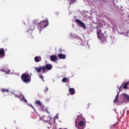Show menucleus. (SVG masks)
I'll return each mask as SVG.
<instances>
[{"instance_id": "5701e85b", "label": "nucleus", "mask_w": 129, "mask_h": 129, "mask_svg": "<svg viewBox=\"0 0 129 129\" xmlns=\"http://www.w3.org/2000/svg\"><path fill=\"white\" fill-rule=\"evenodd\" d=\"M49 90V89H48V87H46L45 89H44V92H47Z\"/></svg>"}, {"instance_id": "9d476101", "label": "nucleus", "mask_w": 129, "mask_h": 129, "mask_svg": "<svg viewBox=\"0 0 129 129\" xmlns=\"http://www.w3.org/2000/svg\"><path fill=\"white\" fill-rule=\"evenodd\" d=\"M35 103L38 105H40V106H41V109H42V110H44V106H43V105H42V103L39 100L36 101Z\"/></svg>"}, {"instance_id": "f8f14e48", "label": "nucleus", "mask_w": 129, "mask_h": 129, "mask_svg": "<svg viewBox=\"0 0 129 129\" xmlns=\"http://www.w3.org/2000/svg\"><path fill=\"white\" fill-rule=\"evenodd\" d=\"M50 59L51 61H52V62L57 61V56L55 55H51L50 57Z\"/></svg>"}, {"instance_id": "20e7f679", "label": "nucleus", "mask_w": 129, "mask_h": 129, "mask_svg": "<svg viewBox=\"0 0 129 129\" xmlns=\"http://www.w3.org/2000/svg\"><path fill=\"white\" fill-rule=\"evenodd\" d=\"M97 34L98 38L99 39H101L102 43H105V42H106V38H102V37H100L101 36H102L103 35V34H102V33H101V28H97Z\"/></svg>"}, {"instance_id": "a211bd4d", "label": "nucleus", "mask_w": 129, "mask_h": 129, "mask_svg": "<svg viewBox=\"0 0 129 129\" xmlns=\"http://www.w3.org/2000/svg\"><path fill=\"white\" fill-rule=\"evenodd\" d=\"M67 81V82H69V80L67 78H63L62 80V82H66Z\"/></svg>"}, {"instance_id": "7c9ffc66", "label": "nucleus", "mask_w": 129, "mask_h": 129, "mask_svg": "<svg viewBox=\"0 0 129 129\" xmlns=\"http://www.w3.org/2000/svg\"><path fill=\"white\" fill-rule=\"evenodd\" d=\"M42 81H45V80H44V79H42Z\"/></svg>"}, {"instance_id": "bb28decb", "label": "nucleus", "mask_w": 129, "mask_h": 129, "mask_svg": "<svg viewBox=\"0 0 129 129\" xmlns=\"http://www.w3.org/2000/svg\"><path fill=\"white\" fill-rule=\"evenodd\" d=\"M29 106H31V107L32 108H33V105H32V104H30V105L29 104Z\"/></svg>"}, {"instance_id": "39448f33", "label": "nucleus", "mask_w": 129, "mask_h": 129, "mask_svg": "<svg viewBox=\"0 0 129 129\" xmlns=\"http://www.w3.org/2000/svg\"><path fill=\"white\" fill-rule=\"evenodd\" d=\"M52 69V64H47L46 66H44L42 68V73H45L46 70H51Z\"/></svg>"}, {"instance_id": "f03ea898", "label": "nucleus", "mask_w": 129, "mask_h": 129, "mask_svg": "<svg viewBox=\"0 0 129 129\" xmlns=\"http://www.w3.org/2000/svg\"><path fill=\"white\" fill-rule=\"evenodd\" d=\"M48 25H49V23L48 22V20L41 21L39 23L37 24L38 29H39L40 32H41V31H42V29H44V28H46V27H47Z\"/></svg>"}, {"instance_id": "9b49d317", "label": "nucleus", "mask_w": 129, "mask_h": 129, "mask_svg": "<svg viewBox=\"0 0 129 129\" xmlns=\"http://www.w3.org/2000/svg\"><path fill=\"white\" fill-rule=\"evenodd\" d=\"M57 57L59 58V59H66V55H65L64 54H61V53H59L57 55Z\"/></svg>"}, {"instance_id": "2eb2a0df", "label": "nucleus", "mask_w": 129, "mask_h": 129, "mask_svg": "<svg viewBox=\"0 0 129 129\" xmlns=\"http://www.w3.org/2000/svg\"><path fill=\"white\" fill-rule=\"evenodd\" d=\"M42 67H36L35 68V69L36 70V71H37V72H38V73H39V72H41V70H42Z\"/></svg>"}, {"instance_id": "423d86ee", "label": "nucleus", "mask_w": 129, "mask_h": 129, "mask_svg": "<svg viewBox=\"0 0 129 129\" xmlns=\"http://www.w3.org/2000/svg\"><path fill=\"white\" fill-rule=\"evenodd\" d=\"M75 21L76 23H78L79 25H80V26H81L83 29H86V26L85 25V24L79 19H76Z\"/></svg>"}, {"instance_id": "dca6fc26", "label": "nucleus", "mask_w": 129, "mask_h": 129, "mask_svg": "<svg viewBox=\"0 0 129 129\" xmlns=\"http://www.w3.org/2000/svg\"><path fill=\"white\" fill-rule=\"evenodd\" d=\"M118 94H119V92H117V96L115 97V99L114 100V104H115L116 102H117L118 101Z\"/></svg>"}, {"instance_id": "4be33fe9", "label": "nucleus", "mask_w": 129, "mask_h": 129, "mask_svg": "<svg viewBox=\"0 0 129 129\" xmlns=\"http://www.w3.org/2000/svg\"><path fill=\"white\" fill-rule=\"evenodd\" d=\"M58 113H57V114H56V115L54 117V119H58V118H59V117H58Z\"/></svg>"}, {"instance_id": "412c9836", "label": "nucleus", "mask_w": 129, "mask_h": 129, "mask_svg": "<svg viewBox=\"0 0 129 129\" xmlns=\"http://www.w3.org/2000/svg\"><path fill=\"white\" fill-rule=\"evenodd\" d=\"M75 2V0H71L70 2V5H72V4H73Z\"/></svg>"}, {"instance_id": "6ab92c4d", "label": "nucleus", "mask_w": 129, "mask_h": 129, "mask_svg": "<svg viewBox=\"0 0 129 129\" xmlns=\"http://www.w3.org/2000/svg\"><path fill=\"white\" fill-rule=\"evenodd\" d=\"M2 92H3V93H5V92H9V89H3L2 90Z\"/></svg>"}, {"instance_id": "b1692460", "label": "nucleus", "mask_w": 129, "mask_h": 129, "mask_svg": "<svg viewBox=\"0 0 129 129\" xmlns=\"http://www.w3.org/2000/svg\"><path fill=\"white\" fill-rule=\"evenodd\" d=\"M125 36H127V37L129 36V31L126 32V34H125Z\"/></svg>"}, {"instance_id": "7ed1b4c3", "label": "nucleus", "mask_w": 129, "mask_h": 129, "mask_svg": "<svg viewBox=\"0 0 129 129\" xmlns=\"http://www.w3.org/2000/svg\"><path fill=\"white\" fill-rule=\"evenodd\" d=\"M21 79L24 83H29L31 82V76L28 74H23L21 75Z\"/></svg>"}, {"instance_id": "a878e982", "label": "nucleus", "mask_w": 129, "mask_h": 129, "mask_svg": "<svg viewBox=\"0 0 129 129\" xmlns=\"http://www.w3.org/2000/svg\"><path fill=\"white\" fill-rule=\"evenodd\" d=\"M0 71H1V72H5L6 71L5 70L1 69L0 70Z\"/></svg>"}, {"instance_id": "2f4dec72", "label": "nucleus", "mask_w": 129, "mask_h": 129, "mask_svg": "<svg viewBox=\"0 0 129 129\" xmlns=\"http://www.w3.org/2000/svg\"><path fill=\"white\" fill-rule=\"evenodd\" d=\"M71 35L72 36V33L71 34Z\"/></svg>"}, {"instance_id": "f3484780", "label": "nucleus", "mask_w": 129, "mask_h": 129, "mask_svg": "<svg viewBox=\"0 0 129 129\" xmlns=\"http://www.w3.org/2000/svg\"><path fill=\"white\" fill-rule=\"evenodd\" d=\"M129 83L128 82H126L125 83V84L123 86V88L124 89H127V85H128Z\"/></svg>"}, {"instance_id": "6e6552de", "label": "nucleus", "mask_w": 129, "mask_h": 129, "mask_svg": "<svg viewBox=\"0 0 129 129\" xmlns=\"http://www.w3.org/2000/svg\"><path fill=\"white\" fill-rule=\"evenodd\" d=\"M5 55V49L3 48H0V58H4Z\"/></svg>"}, {"instance_id": "cd10ccee", "label": "nucleus", "mask_w": 129, "mask_h": 129, "mask_svg": "<svg viewBox=\"0 0 129 129\" xmlns=\"http://www.w3.org/2000/svg\"><path fill=\"white\" fill-rule=\"evenodd\" d=\"M42 119H43V118L40 117V120H42Z\"/></svg>"}, {"instance_id": "1a4fd4ad", "label": "nucleus", "mask_w": 129, "mask_h": 129, "mask_svg": "<svg viewBox=\"0 0 129 129\" xmlns=\"http://www.w3.org/2000/svg\"><path fill=\"white\" fill-rule=\"evenodd\" d=\"M122 96L123 97V99L127 101H129V96L126 94H123L122 95Z\"/></svg>"}, {"instance_id": "aec40b11", "label": "nucleus", "mask_w": 129, "mask_h": 129, "mask_svg": "<svg viewBox=\"0 0 129 129\" xmlns=\"http://www.w3.org/2000/svg\"><path fill=\"white\" fill-rule=\"evenodd\" d=\"M5 73H6V74H10L11 73V70H8L7 71H5Z\"/></svg>"}, {"instance_id": "f257e3e1", "label": "nucleus", "mask_w": 129, "mask_h": 129, "mask_svg": "<svg viewBox=\"0 0 129 129\" xmlns=\"http://www.w3.org/2000/svg\"><path fill=\"white\" fill-rule=\"evenodd\" d=\"M86 125V120L82 117V115H79L75 120V126L78 129H84Z\"/></svg>"}, {"instance_id": "0eeeda50", "label": "nucleus", "mask_w": 129, "mask_h": 129, "mask_svg": "<svg viewBox=\"0 0 129 129\" xmlns=\"http://www.w3.org/2000/svg\"><path fill=\"white\" fill-rule=\"evenodd\" d=\"M15 97H18L20 99H21V97H22V101H24V102H25V103H27V100L26 99V98H25V97H24V95H22V94H20V96H19V95H15Z\"/></svg>"}, {"instance_id": "c756f323", "label": "nucleus", "mask_w": 129, "mask_h": 129, "mask_svg": "<svg viewBox=\"0 0 129 129\" xmlns=\"http://www.w3.org/2000/svg\"><path fill=\"white\" fill-rule=\"evenodd\" d=\"M119 90L120 91V87L119 88Z\"/></svg>"}, {"instance_id": "393cba45", "label": "nucleus", "mask_w": 129, "mask_h": 129, "mask_svg": "<svg viewBox=\"0 0 129 129\" xmlns=\"http://www.w3.org/2000/svg\"><path fill=\"white\" fill-rule=\"evenodd\" d=\"M39 76L40 78H41V79H43V78H44V77L42 75H39Z\"/></svg>"}, {"instance_id": "ddd939ff", "label": "nucleus", "mask_w": 129, "mask_h": 129, "mask_svg": "<svg viewBox=\"0 0 129 129\" xmlns=\"http://www.w3.org/2000/svg\"><path fill=\"white\" fill-rule=\"evenodd\" d=\"M34 60H35V62H38L41 61L42 60V58L40 56H36L34 58Z\"/></svg>"}, {"instance_id": "4468645a", "label": "nucleus", "mask_w": 129, "mask_h": 129, "mask_svg": "<svg viewBox=\"0 0 129 129\" xmlns=\"http://www.w3.org/2000/svg\"><path fill=\"white\" fill-rule=\"evenodd\" d=\"M69 92L71 95H73L75 93V90L74 88H70Z\"/></svg>"}, {"instance_id": "c85d7f7f", "label": "nucleus", "mask_w": 129, "mask_h": 129, "mask_svg": "<svg viewBox=\"0 0 129 129\" xmlns=\"http://www.w3.org/2000/svg\"><path fill=\"white\" fill-rule=\"evenodd\" d=\"M46 111L47 112V113H49V112L47 110H46Z\"/></svg>"}]
</instances>
